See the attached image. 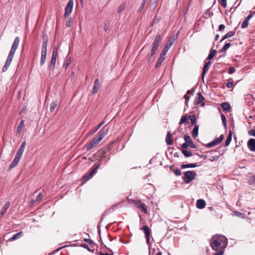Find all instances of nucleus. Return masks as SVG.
Here are the masks:
<instances>
[{"mask_svg":"<svg viewBox=\"0 0 255 255\" xmlns=\"http://www.w3.org/2000/svg\"><path fill=\"white\" fill-rule=\"evenodd\" d=\"M210 245L214 251L226 249L228 244V239L224 236L217 234L214 235L209 240Z\"/></svg>","mask_w":255,"mask_h":255,"instance_id":"f257e3e1","label":"nucleus"},{"mask_svg":"<svg viewBox=\"0 0 255 255\" xmlns=\"http://www.w3.org/2000/svg\"><path fill=\"white\" fill-rule=\"evenodd\" d=\"M19 41V37L18 36L16 37L12 44L11 49L10 50V51L8 53L6 61L5 62V64L2 68V72H4L8 69L12 60L15 51L18 46Z\"/></svg>","mask_w":255,"mask_h":255,"instance_id":"f03ea898","label":"nucleus"},{"mask_svg":"<svg viewBox=\"0 0 255 255\" xmlns=\"http://www.w3.org/2000/svg\"><path fill=\"white\" fill-rule=\"evenodd\" d=\"M161 41V35L160 34H158L155 37V38L153 40V42L151 46V53L148 56V61H150L151 60L152 57L156 53Z\"/></svg>","mask_w":255,"mask_h":255,"instance_id":"7ed1b4c3","label":"nucleus"},{"mask_svg":"<svg viewBox=\"0 0 255 255\" xmlns=\"http://www.w3.org/2000/svg\"><path fill=\"white\" fill-rule=\"evenodd\" d=\"M43 42L42 46L41 55L40 59V65L42 66L45 62L47 56V46L48 38L45 32L43 36Z\"/></svg>","mask_w":255,"mask_h":255,"instance_id":"20e7f679","label":"nucleus"},{"mask_svg":"<svg viewBox=\"0 0 255 255\" xmlns=\"http://www.w3.org/2000/svg\"><path fill=\"white\" fill-rule=\"evenodd\" d=\"M100 164L99 162H96L92 166L91 170L87 172L82 178L83 182H86L90 179L97 172V170L99 168Z\"/></svg>","mask_w":255,"mask_h":255,"instance_id":"39448f33","label":"nucleus"},{"mask_svg":"<svg viewBox=\"0 0 255 255\" xmlns=\"http://www.w3.org/2000/svg\"><path fill=\"white\" fill-rule=\"evenodd\" d=\"M108 131V128L106 126L103 127L98 132L97 135L93 139V140L98 144L105 136Z\"/></svg>","mask_w":255,"mask_h":255,"instance_id":"423d86ee","label":"nucleus"},{"mask_svg":"<svg viewBox=\"0 0 255 255\" xmlns=\"http://www.w3.org/2000/svg\"><path fill=\"white\" fill-rule=\"evenodd\" d=\"M196 176L197 173L195 171L188 170L184 172L182 179L184 180L185 183L189 184L194 179Z\"/></svg>","mask_w":255,"mask_h":255,"instance_id":"0eeeda50","label":"nucleus"},{"mask_svg":"<svg viewBox=\"0 0 255 255\" xmlns=\"http://www.w3.org/2000/svg\"><path fill=\"white\" fill-rule=\"evenodd\" d=\"M179 31H178L175 34L173 35L170 39H169L166 44L164 45V47L161 52L166 54L168 51L173 44L174 42L177 39L179 35Z\"/></svg>","mask_w":255,"mask_h":255,"instance_id":"6e6552de","label":"nucleus"},{"mask_svg":"<svg viewBox=\"0 0 255 255\" xmlns=\"http://www.w3.org/2000/svg\"><path fill=\"white\" fill-rule=\"evenodd\" d=\"M140 230H142L144 232L146 243L149 246V255H150V245H149V240H150V236L151 235V232L149 230V228L147 225H144L142 227L140 228Z\"/></svg>","mask_w":255,"mask_h":255,"instance_id":"1a4fd4ad","label":"nucleus"},{"mask_svg":"<svg viewBox=\"0 0 255 255\" xmlns=\"http://www.w3.org/2000/svg\"><path fill=\"white\" fill-rule=\"evenodd\" d=\"M219 150H218L217 149L211 150L210 151H207V153L210 154V155H208V158L211 162H214V161L218 160L220 157V154L218 153L217 154L216 153H219Z\"/></svg>","mask_w":255,"mask_h":255,"instance_id":"9d476101","label":"nucleus"},{"mask_svg":"<svg viewBox=\"0 0 255 255\" xmlns=\"http://www.w3.org/2000/svg\"><path fill=\"white\" fill-rule=\"evenodd\" d=\"M224 138V135L221 134V135H220L219 137L215 138L212 141L210 142L209 143L205 144V146L207 148H211L212 147L217 145L219 144L220 143H221V142L223 140Z\"/></svg>","mask_w":255,"mask_h":255,"instance_id":"9b49d317","label":"nucleus"},{"mask_svg":"<svg viewBox=\"0 0 255 255\" xmlns=\"http://www.w3.org/2000/svg\"><path fill=\"white\" fill-rule=\"evenodd\" d=\"M74 4L73 0H69L65 8V13L64 14V17H68L73 9Z\"/></svg>","mask_w":255,"mask_h":255,"instance_id":"f8f14e48","label":"nucleus"},{"mask_svg":"<svg viewBox=\"0 0 255 255\" xmlns=\"http://www.w3.org/2000/svg\"><path fill=\"white\" fill-rule=\"evenodd\" d=\"M255 14V11L252 12L251 11L250 14L246 18L245 20L242 24L241 27L243 29L246 28L249 25V20L254 16Z\"/></svg>","mask_w":255,"mask_h":255,"instance_id":"ddd939ff","label":"nucleus"},{"mask_svg":"<svg viewBox=\"0 0 255 255\" xmlns=\"http://www.w3.org/2000/svg\"><path fill=\"white\" fill-rule=\"evenodd\" d=\"M185 141L187 142L190 147L192 148H196V145L194 143L193 140L191 138L190 136L187 134H185L184 137Z\"/></svg>","mask_w":255,"mask_h":255,"instance_id":"4468645a","label":"nucleus"},{"mask_svg":"<svg viewBox=\"0 0 255 255\" xmlns=\"http://www.w3.org/2000/svg\"><path fill=\"white\" fill-rule=\"evenodd\" d=\"M211 65V61H209L208 62H204V66L202 70V78L203 80H204V77L205 75L206 74L207 72H208L210 66Z\"/></svg>","mask_w":255,"mask_h":255,"instance_id":"2eb2a0df","label":"nucleus"},{"mask_svg":"<svg viewBox=\"0 0 255 255\" xmlns=\"http://www.w3.org/2000/svg\"><path fill=\"white\" fill-rule=\"evenodd\" d=\"M205 98L202 95L201 92H198L196 97L194 101V105L195 106L198 105L204 100Z\"/></svg>","mask_w":255,"mask_h":255,"instance_id":"dca6fc26","label":"nucleus"},{"mask_svg":"<svg viewBox=\"0 0 255 255\" xmlns=\"http://www.w3.org/2000/svg\"><path fill=\"white\" fill-rule=\"evenodd\" d=\"M165 55L166 54L161 52L160 53V55H159V57H158V59H157V62L155 64V67L156 68H159V67L161 66L162 63H163V62L165 60Z\"/></svg>","mask_w":255,"mask_h":255,"instance_id":"f3484780","label":"nucleus"},{"mask_svg":"<svg viewBox=\"0 0 255 255\" xmlns=\"http://www.w3.org/2000/svg\"><path fill=\"white\" fill-rule=\"evenodd\" d=\"M137 208L140 209L144 213H147V207L145 204L140 201H137L135 203Z\"/></svg>","mask_w":255,"mask_h":255,"instance_id":"a211bd4d","label":"nucleus"},{"mask_svg":"<svg viewBox=\"0 0 255 255\" xmlns=\"http://www.w3.org/2000/svg\"><path fill=\"white\" fill-rule=\"evenodd\" d=\"M100 86V82L99 79H96L94 81L92 94H95L98 92Z\"/></svg>","mask_w":255,"mask_h":255,"instance_id":"6ab92c4d","label":"nucleus"},{"mask_svg":"<svg viewBox=\"0 0 255 255\" xmlns=\"http://www.w3.org/2000/svg\"><path fill=\"white\" fill-rule=\"evenodd\" d=\"M248 146L251 151H255V139H250L248 141Z\"/></svg>","mask_w":255,"mask_h":255,"instance_id":"aec40b11","label":"nucleus"},{"mask_svg":"<svg viewBox=\"0 0 255 255\" xmlns=\"http://www.w3.org/2000/svg\"><path fill=\"white\" fill-rule=\"evenodd\" d=\"M196 207L199 209H202L205 207L206 202L204 199H200L196 202Z\"/></svg>","mask_w":255,"mask_h":255,"instance_id":"412c9836","label":"nucleus"},{"mask_svg":"<svg viewBox=\"0 0 255 255\" xmlns=\"http://www.w3.org/2000/svg\"><path fill=\"white\" fill-rule=\"evenodd\" d=\"M57 49L56 48H54L53 49V51L52 56V58H51V65H53V66L55 65V64L56 62V57H57Z\"/></svg>","mask_w":255,"mask_h":255,"instance_id":"4be33fe9","label":"nucleus"},{"mask_svg":"<svg viewBox=\"0 0 255 255\" xmlns=\"http://www.w3.org/2000/svg\"><path fill=\"white\" fill-rule=\"evenodd\" d=\"M222 108L227 112H229L231 110V105L228 102H224L220 105Z\"/></svg>","mask_w":255,"mask_h":255,"instance_id":"5701e85b","label":"nucleus"},{"mask_svg":"<svg viewBox=\"0 0 255 255\" xmlns=\"http://www.w3.org/2000/svg\"><path fill=\"white\" fill-rule=\"evenodd\" d=\"M172 135L170 131H168L166 134L165 138V141L168 145H171L173 144V141L172 139Z\"/></svg>","mask_w":255,"mask_h":255,"instance_id":"b1692460","label":"nucleus"},{"mask_svg":"<svg viewBox=\"0 0 255 255\" xmlns=\"http://www.w3.org/2000/svg\"><path fill=\"white\" fill-rule=\"evenodd\" d=\"M59 107H58V104H57V101H55L54 102H52L50 104V112L52 113L54 111L55 109H56V111L57 112L59 110Z\"/></svg>","mask_w":255,"mask_h":255,"instance_id":"393cba45","label":"nucleus"},{"mask_svg":"<svg viewBox=\"0 0 255 255\" xmlns=\"http://www.w3.org/2000/svg\"><path fill=\"white\" fill-rule=\"evenodd\" d=\"M198 166V165L196 163H187V164H182L181 165V167L182 169H185L188 168H195Z\"/></svg>","mask_w":255,"mask_h":255,"instance_id":"a878e982","label":"nucleus"},{"mask_svg":"<svg viewBox=\"0 0 255 255\" xmlns=\"http://www.w3.org/2000/svg\"><path fill=\"white\" fill-rule=\"evenodd\" d=\"M20 159L15 157L14 159L10 163V166H9L8 169L11 170L14 167L16 166L19 161Z\"/></svg>","mask_w":255,"mask_h":255,"instance_id":"bb28decb","label":"nucleus"},{"mask_svg":"<svg viewBox=\"0 0 255 255\" xmlns=\"http://www.w3.org/2000/svg\"><path fill=\"white\" fill-rule=\"evenodd\" d=\"M232 132L231 130H230L229 134L225 141V145L226 146H228L230 144V143L232 141Z\"/></svg>","mask_w":255,"mask_h":255,"instance_id":"cd10ccee","label":"nucleus"},{"mask_svg":"<svg viewBox=\"0 0 255 255\" xmlns=\"http://www.w3.org/2000/svg\"><path fill=\"white\" fill-rule=\"evenodd\" d=\"M24 121L21 120L16 128L17 133H20L21 132L22 129L24 127Z\"/></svg>","mask_w":255,"mask_h":255,"instance_id":"c85d7f7f","label":"nucleus"},{"mask_svg":"<svg viewBox=\"0 0 255 255\" xmlns=\"http://www.w3.org/2000/svg\"><path fill=\"white\" fill-rule=\"evenodd\" d=\"M10 203L9 201L6 202L2 207V210L1 212V215H3L6 212L7 209L9 207Z\"/></svg>","mask_w":255,"mask_h":255,"instance_id":"c756f323","label":"nucleus"},{"mask_svg":"<svg viewBox=\"0 0 255 255\" xmlns=\"http://www.w3.org/2000/svg\"><path fill=\"white\" fill-rule=\"evenodd\" d=\"M22 236V232L21 231L14 234L12 237H11L9 241H14L20 238Z\"/></svg>","mask_w":255,"mask_h":255,"instance_id":"7c9ffc66","label":"nucleus"},{"mask_svg":"<svg viewBox=\"0 0 255 255\" xmlns=\"http://www.w3.org/2000/svg\"><path fill=\"white\" fill-rule=\"evenodd\" d=\"M96 145V142L92 139L90 143L87 144L86 148L87 150H90L94 148Z\"/></svg>","mask_w":255,"mask_h":255,"instance_id":"2f4dec72","label":"nucleus"},{"mask_svg":"<svg viewBox=\"0 0 255 255\" xmlns=\"http://www.w3.org/2000/svg\"><path fill=\"white\" fill-rule=\"evenodd\" d=\"M188 117L187 115H185L183 116L180 119V121L179 122V125H181L183 124H188Z\"/></svg>","mask_w":255,"mask_h":255,"instance_id":"473e14b6","label":"nucleus"},{"mask_svg":"<svg viewBox=\"0 0 255 255\" xmlns=\"http://www.w3.org/2000/svg\"><path fill=\"white\" fill-rule=\"evenodd\" d=\"M198 130H199V126L198 125H195V127L193 128L192 132V136L194 137H196L198 136Z\"/></svg>","mask_w":255,"mask_h":255,"instance_id":"72a5a7b5","label":"nucleus"},{"mask_svg":"<svg viewBox=\"0 0 255 255\" xmlns=\"http://www.w3.org/2000/svg\"><path fill=\"white\" fill-rule=\"evenodd\" d=\"M231 43L230 42L226 43L224 46L219 51L220 53H222L226 51L231 46Z\"/></svg>","mask_w":255,"mask_h":255,"instance_id":"f704fd0d","label":"nucleus"},{"mask_svg":"<svg viewBox=\"0 0 255 255\" xmlns=\"http://www.w3.org/2000/svg\"><path fill=\"white\" fill-rule=\"evenodd\" d=\"M217 53L216 50H212L209 54L206 60H210L214 58Z\"/></svg>","mask_w":255,"mask_h":255,"instance_id":"c9c22d12","label":"nucleus"},{"mask_svg":"<svg viewBox=\"0 0 255 255\" xmlns=\"http://www.w3.org/2000/svg\"><path fill=\"white\" fill-rule=\"evenodd\" d=\"M71 63V59L67 56L66 58V62L64 64V67L65 69H67L69 65Z\"/></svg>","mask_w":255,"mask_h":255,"instance_id":"e433bc0d","label":"nucleus"},{"mask_svg":"<svg viewBox=\"0 0 255 255\" xmlns=\"http://www.w3.org/2000/svg\"><path fill=\"white\" fill-rule=\"evenodd\" d=\"M189 119L191 121V126H193L196 124V118L195 115L190 116Z\"/></svg>","mask_w":255,"mask_h":255,"instance_id":"4c0bfd02","label":"nucleus"},{"mask_svg":"<svg viewBox=\"0 0 255 255\" xmlns=\"http://www.w3.org/2000/svg\"><path fill=\"white\" fill-rule=\"evenodd\" d=\"M182 153L186 157H189L192 155L193 153L191 151L183 149L182 151Z\"/></svg>","mask_w":255,"mask_h":255,"instance_id":"58836bf2","label":"nucleus"},{"mask_svg":"<svg viewBox=\"0 0 255 255\" xmlns=\"http://www.w3.org/2000/svg\"><path fill=\"white\" fill-rule=\"evenodd\" d=\"M73 19L72 17H70L66 22V26L67 27H71L73 26Z\"/></svg>","mask_w":255,"mask_h":255,"instance_id":"ea45409f","label":"nucleus"},{"mask_svg":"<svg viewBox=\"0 0 255 255\" xmlns=\"http://www.w3.org/2000/svg\"><path fill=\"white\" fill-rule=\"evenodd\" d=\"M221 120L222 121L223 125L224 126V127L225 129L227 128V120H226V117L225 116L224 114H222L221 115Z\"/></svg>","mask_w":255,"mask_h":255,"instance_id":"a19ab883","label":"nucleus"},{"mask_svg":"<svg viewBox=\"0 0 255 255\" xmlns=\"http://www.w3.org/2000/svg\"><path fill=\"white\" fill-rule=\"evenodd\" d=\"M190 97V96L188 94H187V93H186V94L184 96V98L185 99V106L186 107V108L184 109V111H186V109L188 107V102L189 100Z\"/></svg>","mask_w":255,"mask_h":255,"instance_id":"79ce46f5","label":"nucleus"},{"mask_svg":"<svg viewBox=\"0 0 255 255\" xmlns=\"http://www.w3.org/2000/svg\"><path fill=\"white\" fill-rule=\"evenodd\" d=\"M170 169L172 170V171L174 173V174L176 175V176H180L181 175V170L179 169V168H176L175 169H172V167H170Z\"/></svg>","mask_w":255,"mask_h":255,"instance_id":"37998d69","label":"nucleus"},{"mask_svg":"<svg viewBox=\"0 0 255 255\" xmlns=\"http://www.w3.org/2000/svg\"><path fill=\"white\" fill-rule=\"evenodd\" d=\"M127 7V4L126 3H124L122 4H121L118 9V12H121L123 10H124Z\"/></svg>","mask_w":255,"mask_h":255,"instance_id":"c03bdc74","label":"nucleus"},{"mask_svg":"<svg viewBox=\"0 0 255 255\" xmlns=\"http://www.w3.org/2000/svg\"><path fill=\"white\" fill-rule=\"evenodd\" d=\"M146 1H147V0H142V2L141 4L137 10L138 12H140L142 10L143 8H144V7L145 6V4Z\"/></svg>","mask_w":255,"mask_h":255,"instance_id":"a18cd8bd","label":"nucleus"},{"mask_svg":"<svg viewBox=\"0 0 255 255\" xmlns=\"http://www.w3.org/2000/svg\"><path fill=\"white\" fill-rule=\"evenodd\" d=\"M80 247L87 249L88 251H89L90 252H92V253H94V249H91L89 247V246L87 245H86V244H81L80 245Z\"/></svg>","mask_w":255,"mask_h":255,"instance_id":"49530a36","label":"nucleus"},{"mask_svg":"<svg viewBox=\"0 0 255 255\" xmlns=\"http://www.w3.org/2000/svg\"><path fill=\"white\" fill-rule=\"evenodd\" d=\"M250 185H255V175L252 176L249 180Z\"/></svg>","mask_w":255,"mask_h":255,"instance_id":"de8ad7c7","label":"nucleus"},{"mask_svg":"<svg viewBox=\"0 0 255 255\" xmlns=\"http://www.w3.org/2000/svg\"><path fill=\"white\" fill-rule=\"evenodd\" d=\"M225 251V249H222L216 251L217 252L215 253L214 255H223Z\"/></svg>","mask_w":255,"mask_h":255,"instance_id":"09e8293b","label":"nucleus"},{"mask_svg":"<svg viewBox=\"0 0 255 255\" xmlns=\"http://www.w3.org/2000/svg\"><path fill=\"white\" fill-rule=\"evenodd\" d=\"M236 33L235 31H230L226 34V36L228 38L233 36Z\"/></svg>","mask_w":255,"mask_h":255,"instance_id":"8fccbe9b","label":"nucleus"},{"mask_svg":"<svg viewBox=\"0 0 255 255\" xmlns=\"http://www.w3.org/2000/svg\"><path fill=\"white\" fill-rule=\"evenodd\" d=\"M220 3L222 5V6L225 8L227 6V0H220L219 1Z\"/></svg>","mask_w":255,"mask_h":255,"instance_id":"3c124183","label":"nucleus"},{"mask_svg":"<svg viewBox=\"0 0 255 255\" xmlns=\"http://www.w3.org/2000/svg\"><path fill=\"white\" fill-rule=\"evenodd\" d=\"M236 71L235 68L234 67H230L228 69V73L229 74H233Z\"/></svg>","mask_w":255,"mask_h":255,"instance_id":"603ef678","label":"nucleus"},{"mask_svg":"<svg viewBox=\"0 0 255 255\" xmlns=\"http://www.w3.org/2000/svg\"><path fill=\"white\" fill-rule=\"evenodd\" d=\"M233 81H228L226 84V86L228 88H231L233 87Z\"/></svg>","mask_w":255,"mask_h":255,"instance_id":"864d4df0","label":"nucleus"},{"mask_svg":"<svg viewBox=\"0 0 255 255\" xmlns=\"http://www.w3.org/2000/svg\"><path fill=\"white\" fill-rule=\"evenodd\" d=\"M249 135L255 137V129H252L248 131Z\"/></svg>","mask_w":255,"mask_h":255,"instance_id":"5fc2aeb1","label":"nucleus"},{"mask_svg":"<svg viewBox=\"0 0 255 255\" xmlns=\"http://www.w3.org/2000/svg\"><path fill=\"white\" fill-rule=\"evenodd\" d=\"M43 198V194L41 193H39V194L37 195L36 201L40 202L42 198Z\"/></svg>","mask_w":255,"mask_h":255,"instance_id":"6e6d98bb","label":"nucleus"},{"mask_svg":"<svg viewBox=\"0 0 255 255\" xmlns=\"http://www.w3.org/2000/svg\"><path fill=\"white\" fill-rule=\"evenodd\" d=\"M110 25V23L109 22H106L104 23V28L105 31H107L108 30Z\"/></svg>","mask_w":255,"mask_h":255,"instance_id":"4d7b16f0","label":"nucleus"},{"mask_svg":"<svg viewBox=\"0 0 255 255\" xmlns=\"http://www.w3.org/2000/svg\"><path fill=\"white\" fill-rule=\"evenodd\" d=\"M161 19V17H157V16H155L153 20V24L154 23H158Z\"/></svg>","mask_w":255,"mask_h":255,"instance_id":"13d9d810","label":"nucleus"},{"mask_svg":"<svg viewBox=\"0 0 255 255\" xmlns=\"http://www.w3.org/2000/svg\"><path fill=\"white\" fill-rule=\"evenodd\" d=\"M22 154H23V153L17 151L15 157L20 159V158L22 157Z\"/></svg>","mask_w":255,"mask_h":255,"instance_id":"bf43d9fd","label":"nucleus"},{"mask_svg":"<svg viewBox=\"0 0 255 255\" xmlns=\"http://www.w3.org/2000/svg\"><path fill=\"white\" fill-rule=\"evenodd\" d=\"M84 242L87 243L90 245H93L94 243V242L90 239H84Z\"/></svg>","mask_w":255,"mask_h":255,"instance_id":"052dcab7","label":"nucleus"},{"mask_svg":"<svg viewBox=\"0 0 255 255\" xmlns=\"http://www.w3.org/2000/svg\"><path fill=\"white\" fill-rule=\"evenodd\" d=\"M195 154V155H197V156H198L200 158H201L206 159V158H208V155H202V154H199L198 153H196Z\"/></svg>","mask_w":255,"mask_h":255,"instance_id":"680f3d73","label":"nucleus"},{"mask_svg":"<svg viewBox=\"0 0 255 255\" xmlns=\"http://www.w3.org/2000/svg\"><path fill=\"white\" fill-rule=\"evenodd\" d=\"M113 210H112L111 208L110 209H109L108 210H107L105 212V213H104V215H103L104 217H105L106 215H108L109 214H110L112 212H113Z\"/></svg>","mask_w":255,"mask_h":255,"instance_id":"e2e57ef3","label":"nucleus"},{"mask_svg":"<svg viewBox=\"0 0 255 255\" xmlns=\"http://www.w3.org/2000/svg\"><path fill=\"white\" fill-rule=\"evenodd\" d=\"M120 203H118V204H117L113 205L112 207H111V209L113 210V211H114L115 210H116L118 208V206H120Z\"/></svg>","mask_w":255,"mask_h":255,"instance_id":"0e129e2a","label":"nucleus"},{"mask_svg":"<svg viewBox=\"0 0 255 255\" xmlns=\"http://www.w3.org/2000/svg\"><path fill=\"white\" fill-rule=\"evenodd\" d=\"M236 214L237 216L241 217L242 218H244V217L245 216V214H244L243 213L239 212H236Z\"/></svg>","mask_w":255,"mask_h":255,"instance_id":"69168bd1","label":"nucleus"},{"mask_svg":"<svg viewBox=\"0 0 255 255\" xmlns=\"http://www.w3.org/2000/svg\"><path fill=\"white\" fill-rule=\"evenodd\" d=\"M188 147H189V146L188 145L186 141L181 145V147L183 149H186Z\"/></svg>","mask_w":255,"mask_h":255,"instance_id":"338daca9","label":"nucleus"},{"mask_svg":"<svg viewBox=\"0 0 255 255\" xmlns=\"http://www.w3.org/2000/svg\"><path fill=\"white\" fill-rule=\"evenodd\" d=\"M187 94H188L190 96L193 95L194 93V90L193 89L189 90L187 91Z\"/></svg>","mask_w":255,"mask_h":255,"instance_id":"774afa93","label":"nucleus"}]
</instances>
